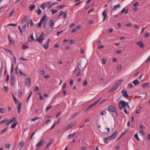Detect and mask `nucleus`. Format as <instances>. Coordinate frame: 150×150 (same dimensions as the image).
<instances>
[{
  "instance_id": "14",
  "label": "nucleus",
  "mask_w": 150,
  "mask_h": 150,
  "mask_svg": "<svg viewBox=\"0 0 150 150\" xmlns=\"http://www.w3.org/2000/svg\"><path fill=\"white\" fill-rule=\"evenodd\" d=\"M117 131H115L111 136V137L112 139H114L116 136L117 134Z\"/></svg>"
},
{
  "instance_id": "46",
  "label": "nucleus",
  "mask_w": 150,
  "mask_h": 150,
  "mask_svg": "<svg viewBox=\"0 0 150 150\" xmlns=\"http://www.w3.org/2000/svg\"><path fill=\"white\" fill-rule=\"evenodd\" d=\"M8 130V127H7L6 128H5L2 131H1V132L2 133H5V132L7 130Z\"/></svg>"
},
{
  "instance_id": "35",
  "label": "nucleus",
  "mask_w": 150,
  "mask_h": 150,
  "mask_svg": "<svg viewBox=\"0 0 150 150\" xmlns=\"http://www.w3.org/2000/svg\"><path fill=\"white\" fill-rule=\"evenodd\" d=\"M134 137H135V138L136 139H137L138 140V141L140 140V139L138 137V134L137 133H136L135 134V135H134Z\"/></svg>"
},
{
  "instance_id": "42",
  "label": "nucleus",
  "mask_w": 150,
  "mask_h": 150,
  "mask_svg": "<svg viewBox=\"0 0 150 150\" xmlns=\"http://www.w3.org/2000/svg\"><path fill=\"white\" fill-rule=\"evenodd\" d=\"M53 142V141L51 139L50 141V142H49L48 143V144H47V147H48Z\"/></svg>"
},
{
  "instance_id": "44",
  "label": "nucleus",
  "mask_w": 150,
  "mask_h": 150,
  "mask_svg": "<svg viewBox=\"0 0 150 150\" xmlns=\"http://www.w3.org/2000/svg\"><path fill=\"white\" fill-rule=\"evenodd\" d=\"M76 123H75L72 122L69 124V126H70L71 127H73L76 125Z\"/></svg>"
},
{
  "instance_id": "24",
  "label": "nucleus",
  "mask_w": 150,
  "mask_h": 150,
  "mask_svg": "<svg viewBox=\"0 0 150 150\" xmlns=\"http://www.w3.org/2000/svg\"><path fill=\"white\" fill-rule=\"evenodd\" d=\"M44 38H42L38 39H37V40L38 41L40 44H42V43L43 40L44 39Z\"/></svg>"
},
{
  "instance_id": "45",
  "label": "nucleus",
  "mask_w": 150,
  "mask_h": 150,
  "mask_svg": "<svg viewBox=\"0 0 150 150\" xmlns=\"http://www.w3.org/2000/svg\"><path fill=\"white\" fill-rule=\"evenodd\" d=\"M29 48V47L27 46L23 45L22 48L23 50H26V49Z\"/></svg>"
},
{
  "instance_id": "48",
  "label": "nucleus",
  "mask_w": 150,
  "mask_h": 150,
  "mask_svg": "<svg viewBox=\"0 0 150 150\" xmlns=\"http://www.w3.org/2000/svg\"><path fill=\"white\" fill-rule=\"evenodd\" d=\"M150 61V55L148 57V59L145 61L144 63H147Z\"/></svg>"
},
{
  "instance_id": "21",
  "label": "nucleus",
  "mask_w": 150,
  "mask_h": 150,
  "mask_svg": "<svg viewBox=\"0 0 150 150\" xmlns=\"http://www.w3.org/2000/svg\"><path fill=\"white\" fill-rule=\"evenodd\" d=\"M6 111V110L5 108H0V112L2 113H5Z\"/></svg>"
},
{
  "instance_id": "53",
  "label": "nucleus",
  "mask_w": 150,
  "mask_h": 150,
  "mask_svg": "<svg viewBox=\"0 0 150 150\" xmlns=\"http://www.w3.org/2000/svg\"><path fill=\"white\" fill-rule=\"evenodd\" d=\"M6 50L8 52H9L10 53V54H11L12 55H13V54L12 52L10 50L6 49Z\"/></svg>"
},
{
  "instance_id": "55",
  "label": "nucleus",
  "mask_w": 150,
  "mask_h": 150,
  "mask_svg": "<svg viewBox=\"0 0 150 150\" xmlns=\"http://www.w3.org/2000/svg\"><path fill=\"white\" fill-rule=\"evenodd\" d=\"M128 86L130 88H132L133 87V85H132V84L131 83H130L128 85Z\"/></svg>"
},
{
  "instance_id": "43",
  "label": "nucleus",
  "mask_w": 150,
  "mask_h": 150,
  "mask_svg": "<svg viewBox=\"0 0 150 150\" xmlns=\"http://www.w3.org/2000/svg\"><path fill=\"white\" fill-rule=\"evenodd\" d=\"M87 84V80H84V81L83 83V86H85Z\"/></svg>"
},
{
  "instance_id": "61",
  "label": "nucleus",
  "mask_w": 150,
  "mask_h": 150,
  "mask_svg": "<svg viewBox=\"0 0 150 150\" xmlns=\"http://www.w3.org/2000/svg\"><path fill=\"white\" fill-rule=\"evenodd\" d=\"M93 23V21L92 20H89L88 21V23L89 24L92 23Z\"/></svg>"
},
{
  "instance_id": "20",
  "label": "nucleus",
  "mask_w": 150,
  "mask_h": 150,
  "mask_svg": "<svg viewBox=\"0 0 150 150\" xmlns=\"http://www.w3.org/2000/svg\"><path fill=\"white\" fill-rule=\"evenodd\" d=\"M137 44L139 45L140 47L141 48H142L144 46V44L142 42H137Z\"/></svg>"
},
{
  "instance_id": "34",
  "label": "nucleus",
  "mask_w": 150,
  "mask_h": 150,
  "mask_svg": "<svg viewBox=\"0 0 150 150\" xmlns=\"http://www.w3.org/2000/svg\"><path fill=\"white\" fill-rule=\"evenodd\" d=\"M75 134V132H74L73 134H69L68 136V138H73Z\"/></svg>"
},
{
  "instance_id": "37",
  "label": "nucleus",
  "mask_w": 150,
  "mask_h": 150,
  "mask_svg": "<svg viewBox=\"0 0 150 150\" xmlns=\"http://www.w3.org/2000/svg\"><path fill=\"white\" fill-rule=\"evenodd\" d=\"M32 94V91H31L30 92V94H29V96H28V98H27V103L28 102V100H29V99L30 96H31Z\"/></svg>"
},
{
  "instance_id": "6",
  "label": "nucleus",
  "mask_w": 150,
  "mask_h": 150,
  "mask_svg": "<svg viewBox=\"0 0 150 150\" xmlns=\"http://www.w3.org/2000/svg\"><path fill=\"white\" fill-rule=\"evenodd\" d=\"M122 96L123 97L127 98L129 96L127 94V91L126 90H123L122 91Z\"/></svg>"
},
{
  "instance_id": "11",
  "label": "nucleus",
  "mask_w": 150,
  "mask_h": 150,
  "mask_svg": "<svg viewBox=\"0 0 150 150\" xmlns=\"http://www.w3.org/2000/svg\"><path fill=\"white\" fill-rule=\"evenodd\" d=\"M24 144V143L23 141V140L21 141L19 144V147L20 148V149H22V148L23 147V146Z\"/></svg>"
},
{
  "instance_id": "19",
  "label": "nucleus",
  "mask_w": 150,
  "mask_h": 150,
  "mask_svg": "<svg viewBox=\"0 0 150 150\" xmlns=\"http://www.w3.org/2000/svg\"><path fill=\"white\" fill-rule=\"evenodd\" d=\"M21 103H20L18 105V113H20L21 112Z\"/></svg>"
},
{
  "instance_id": "49",
  "label": "nucleus",
  "mask_w": 150,
  "mask_h": 150,
  "mask_svg": "<svg viewBox=\"0 0 150 150\" xmlns=\"http://www.w3.org/2000/svg\"><path fill=\"white\" fill-rule=\"evenodd\" d=\"M39 90V88L37 86H36L35 87V88L34 89V91L35 92H36L37 91H38Z\"/></svg>"
},
{
  "instance_id": "62",
  "label": "nucleus",
  "mask_w": 150,
  "mask_h": 150,
  "mask_svg": "<svg viewBox=\"0 0 150 150\" xmlns=\"http://www.w3.org/2000/svg\"><path fill=\"white\" fill-rule=\"evenodd\" d=\"M26 26V25H24L23 27V30L24 31H25V28Z\"/></svg>"
},
{
  "instance_id": "41",
  "label": "nucleus",
  "mask_w": 150,
  "mask_h": 150,
  "mask_svg": "<svg viewBox=\"0 0 150 150\" xmlns=\"http://www.w3.org/2000/svg\"><path fill=\"white\" fill-rule=\"evenodd\" d=\"M5 146L6 148L9 149L10 147V144H6L5 145Z\"/></svg>"
},
{
  "instance_id": "3",
  "label": "nucleus",
  "mask_w": 150,
  "mask_h": 150,
  "mask_svg": "<svg viewBox=\"0 0 150 150\" xmlns=\"http://www.w3.org/2000/svg\"><path fill=\"white\" fill-rule=\"evenodd\" d=\"M31 81V79L29 78H28L27 79H25V86L29 87L30 85V81Z\"/></svg>"
},
{
  "instance_id": "7",
  "label": "nucleus",
  "mask_w": 150,
  "mask_h": 150,
  "mask_svg": "<svg viewBox=\"0 0 150 150\" xmlns=\"http://www.w3.org/2000/svg\"><path fill=\"white\" fill-rule=\"evenodd\" d=\"M54 24V22L52 19H50L49 21V25L51 28H53Z\"/></svg>"
},
{
  "instance_id": "36",
  "label": "nucleus",
  "mask_w": 150,
  "mask_h": 150,
  "mask_svg": "<svg viewBox=\"0 0 150 150\" xmlns=\"http://www.w3.org/2000/svg\"><path fill=\"white\" fill-rule=\"evenodd\" d=\"M56 125V122L55 121H54V123L51 126V127L50 128V130H52L55 127V125Z\"/></svg>"
},
{
  "instance_id": "29",
  "label": "nucleus",
  "mask_w": 150,
  "mask_h": 150,
  "mask_svg": "<svg viewBox=\"0 0 150 150\" xmlns=\"http://www.w3.org/2000/svg\"><path fill=\"white\" fill-rule=\"evenodd\" d=\"M65 6V4H62L58 6L57 8V9H60L62 8H63Z\"/></svg>"
},
{
  "instance_id": "9",
  "label": "nucleus",
  "mask_w": 150,
  "mask_h": 150,
  "mask_svg": "<svg viewBox=\"0 0 150 150\" xmlns=\"http://www.w3.org/2000/svg\"><path fill=\"white\" fill-rule=\"evenodd\" d=\"M64 13V15L63 16V18H66L67 17V13L66 12H64V11H61L60 12L58 16V17H59L61 15H63V14Z\"/></svg>"
},
{
  "instance_id": "10",
  "label": "nucleus",
  "mask_w": 150,
  "mask_h": 150,
  "mask_svg": "<svg viewBox=\"0 0 150 150\" xmlns=\"http://www.w3.org/2000/svg\"><path fill=\"white\" fill-rule=\"evenodd\" d=\"M102 14L103 16V21H104L106 19L107 15H106V11L105 10H104L102 13Z\"/></svg>"
},
{
  "instance_id": "59",
  "label": "nucleus",
  "mask_w": 150,
  "mask_h": 150,
  "mask_svg": "<svg viewBox=\"0 0 150 150\" xmlns=\"http://www.w3.org/2000/svg\"><path fill=\"white\" fill-rule=\"evenodd\" d=\"M91 108V107L89 105L88 106V107L86 109L84 110V112H86V111H87L88 110H89Z\"/></svg>"
},
{
  "instance_id": "16",
  "label": "nucleus",
  "mask_w": 150,
  "mask_h": 150,
  "mask_svg": "<svg viewBox=\"0 0 150 150\" xmlns=\"http://www.w3.org/2000/svg\"><path fill=\"white\" fill-rule=\"evenodd\" d=\"M18 123V122L17 121H16L15 122V123H13L12 124L11 126V128H14L16 127V125H17Z\"/></svg>"
},
{
  "instance_id": "31",
  "label": "nucleus",
  "mask_w": 150,
  "mask_h": 150,
  "mask_svg": "<svg viewBox=\"0 0 150 150\" xmlns=\"http://www.w3.org/2000/svg\"><path fill=\"white\" fill-rule=\"evenodd\" d=\"M48 46L49 44L46 43L43 45V46L45 49H47L48 48Z\"/></svg>"
},
{
  "instance_id": "27",
  "label": "nucleus",
  "mask_w": 150,
  "mask_h": 150,
  "mask_svg": "<svg viewBox=\"0 0 150 150\" xmlns=\"http://www.w3.org/2000/svg\"><path fill=\"white\" fill-rule=\"evenodd\" d=\"M13 100L16 103H19V101L17 100L16 98L13 95Z\"/></svg>"
},
{
  "instance_id": "15",
  "label": "nucleus",
  "mask_w": 150,
  "mask_h": 150,
  "mask_svg": "<svg viewBox=\"0 0 150 150\" xmlns=\"http://www.w3.org/2000/svg\"><path fill=\"white\" fill-rule=\"evenodd\" d=\"M35 4L30 5L29 7L30 8V10L31 11L33 10L35 8Z\"/></svg>"
},
{
  "instance_id": "17",
  "label": "nucleus",
  "mask_w": 150,
  "mask_h": 150,
  "mask_svg": "<svg viewBox=\"0 0 150 150\" xmlns=\"http://www.w3.org/2000/svg\"><path fill=\"white\" fill-rule=\"evenodd\" d=\"M149 82L144 83L142 85V87L143 88H147L149 87Z\"/></svg>"
},
{
  "instance_id": "23",
  "label": "nucleus",
  "mask_w": 150,
  "mask_h": 150,
  "mask_svg": "<svg viewBox=\"0 0 150 150\" xmlns=\"http://www.w3.org/2000/svg\"><path fill=\"white\" fill-rule=\"evenodd\" d=\"M120 6L119 4L115 5L114 6L113 8V10L115 11L117 9V8H120Z\"/></svg>"
},
{
  "instance_id": "40",
  "label": "nucleus",
  "mask_w": 150,
  "mask_h": 150,
  "mask_svg": "<svg viewBox=\"0 0 150 150\" xmlns=\"http://www.w3.org/2000/svg\"><path fill=\"white\" fill-rule=\"evenodd\" d=\"M19 73H20V75L21 76L23 75V76H26L25 74L22 72V71H21V70H20L19 71Z\"/></svg>"
},
{
  "instance_id": "63",
  "label": "nucleus",
  "mask_w": 150,
  "mask_h": 150,
  "mask_svg": "<svg viewBox=\"0 0 150 150\" xmlns=\"http://www.w3.org/2000/svg\"><path fill=\"white\" fill-rule=\"evenodd\" d=\"M20 59H21L23 61H27V59L24 58L23 57H21Z\"/></svg>"
},
{
  "instance_id": "33",
  "label": "nucleus",
  "mask_w": 150,
  "mask_h": 150,
  "mask_svg": "<svg viewBox=\"0 0 150 150\" xmlns=\"http://www.w3.org/2000/svg\"><path fill=\"white\" fill-rule=\"evenodd\" d=\"M106 114V111L105 110L102 111L100 113V115H105Z\"/></svg>"
},
{
  "instance_id": "38",
  "label": "nucleus",
  "mask_w": 150,
  "mask_h": 150,
  "mask_svg": "<svg viewBox=\"0 0 150 150\" xmlns=\"http://www.w3.org/2000/svg\"><path fill=\"white\" fill-rule=\"evenodd\" d=\"M41 12H42L41 10H40V8H39L38 9V11L37 12V13L38 15V16L40 15L41 14Z\"/></svg>"
},
{
  "instance_id": "8",
  "label": "nucleus",
  "mask_w": 150,
  "mask_h": 150,
  "mask_svg": "<svg viewBox=\"0 0 150 150\" xmlns=\"http://www.w3.org/2000/svg\"><path fill=\"white\" fill-rule=\"evenodd\" d=\"M11 78V84L12 86H13L14 84L15 77L12 74Z\"/></svg>"
},
{
  "instance_id": "12",
  "label": "nucleus",
  "mask_w": 150,
  "mask_h": 150,
  "mask_svg": "<svg viewBox=\"0 0 150 150\" xmlns=\"http://www.w3.org/2000/svg\"><path fill=\"white\" fill-rule=\"evenodd\" d=\"M132 83L134 84L135 86H137L139 85V81L137 79H135L133 81Z\"/></svg>"
},
{
  "instance_id": "50",
  "label": "nucleus",
  "mask_w": 150,
  "mask_h": 150,
  "mask_svg": "<svg viewBox=\"0 0 150 150\" xmlns=\"http://www.w3.org/2000/svg\"><path fill=\"white\" fill-rule=\"evenodd\" d=\"M13 71V64H11V73H12Z\"/></svg>"
},
{
  "instance_id": "54",
  "label": "nucleus",
  "mask_w": 150,
  "mask_h": 150,
  "mask_svg": "<svg viewBox=\"0 0 150 150\" xmlns=\"http://www.w3.org/2000/svg\"><path fill=\"white\" fill-rule=\"evenodd\" d=\"M8 25H10V26H17V25L14 24V23H12V24H8Z\"/></svg>"
},
{
  "instance_id": "32",
  "label": "nucleus",
  "mask_w": 150,
  "mask_h": 150,
  "mask_svg": "<svg viewBox=\"0 0 150 150\" xmlns=\"http://www.w3.org/2000/svg\"><path fill=\"white\" fill-rule=\"evenodd\" d=\"M13 122V120H11V119L9 120L8 122L5 125L7 126L8 125Z\"/></svg>"
},
{
  "instance_id": "25",
  "label": "nucleus",
  "mask_w": 150,
  "mask_h": 150,
  "mask_svg": "<svg viewBox=\"0 0 150 150\" xmlns=\"http://www.w3.org/2000/svg\"><path fill=\"white\" fill-rule=\"evenodd\" d=\"M7 121L8 119L7 118H5L4 120L0 121V125L3 124L6 121Z\"/></svg>"
},
{
  "instance_id": "39",
  "label": "nucleus",
  "mask_w": 150,
  "mask_h": 150,
  "mask_svg": "<svg viewBox=\"0 0 150 150\" xmlns=\"http://www.w3.org/2000/svg\"><path fill=\"white\" fill-rule=\"evenodd\" d=\"M58 11L57 10H56L55 9H52L51 10V11L52 13V14L56 13V12H57Z\"/></svg>"
},
{
  "instance_id": "2",
  "label": "nucleus",
  "mask_w": 150,
  "mask_h": 150,
  "mask_svg": "<svg viewBox=\"0 0 150 150\" xmlns=\"http://www.w3.org/2000/svg\"><path fill=\"white\" fill-rule=\"evenodd\" d=\"M128 103H126L125 101L120 100L118 104L119 106V109L121 110L126 107Z\"/></svg>"
},
{
  "instance_id": "22",
  "label": "nucleus",
  "mask_w": 150,
  "mask_h": 150,
  "mask_svg": "<svg viewBox=\"0 0 150 150\" xmlns=\"http://www.w3.org/2000/svg\"><path fill=\"white\" fill-rule=\"evenodd\" d=\"M27 22L31 26H32L33 25V23L31 19L28 20Z\"/></svg>"
},
{
  "instance_id": "60",
  "label": "nucleus",
  "mask_w": 150,
  "mask_h": 150,
  "mask_svg": "<svg viewBox=\"0 0 150 150\" xmlns=\"http://www.w3.org/2000/svg\"><path fill=\"white\" fill-rule=\"evenodd\" d=\"M18 28L20 31L21 33L22 34L23 32H22V31L21 29V27H20V25H19L18 26Z\"/></svg>"
},
{
  "instance_id": "51",
  "label": "nucleus",
  "mask_w": 150,
  "mask_h": 150,
  "mask_svg": "<svg viewBox=\"0 0 150 150\" xmlns=\"http://www.w3.org/2000/svg\"><path fill=\"white\" fill-rule=\"evenodd\" d=\"M52 107V106H50L47 107L46 108V111H47L49 110V109H51Z\"/></svg>"
},
{
  "instance_id": "30",
  "label": "nucleus",
  "mask_w": 150,
  "mask_h": 150,
  "mask_svg": "<svg viewBox=\"0 0 150 150\" xmlns=\"http://www.w3.org/2000/svg\"><path fill=\"white\" fill-rule=\"evenodd\" d=\"M46 4V3L45 4L44 3H43L41 4V7L42 9H45L47 7V5H46V6L45 5V4Z\"/></svg>"
},
{
  "instance_id": "4",
  "label": "nucleus",
  "mask_w": 150,
  "mask_h": 150,
  "mask_svg": "<svg viewBox=\"0 0 150 150\" xmlns=\"http://www.w3.org/2000/svg\"><path fill=\"white\" fill-rule=\"evenodd\" d=\"M45 142L43 141V139L41 140L39 142H38L36 145V146L38 148L41 147L43 145L45 144Z\"/></svg>"
},
{
  "instance_id": "57",
  "label": "nucleus",
  "mask_w": 150,
  "mask_h": 150,
  "mask_svg": "<svg viewBox=\"0 0 150 150\" xmlns=\"http://www.w3.org/2000/svg\"><path fill=\"white\" fill-rule=\"evenodd\" d=\"M63 31H64L63 30H62V31H60L57 32V35H59L60 34H61V33H62L63 32Z\"/></svg>"
},
{
  "instance_id": "13",
  "label": "nucleus",
  "mask_w": 150,
  "mask_h": 150,
  "mask_svg": "<svg viewBox=\"0 0 150 150\" xmlns=\"http://www.w3.org/2000/svg\"><path fill=\"white\" fill-rule=\"evenodd\" d=\"M28 18V16L27 15L25 16L24 17L23 19H22L21 22V23H23L26 21Z\"/></svg>"
},
{
  "instance_id": "52",
  "label": "nucleus",
  "mask_w": 150,
  "mask_h": 150,
  "mask_svg": "<svg viewBox=\"0 0 150 150\" xmlns=\"http://www.w3.org/2000/svg\"><path fill=\"white\" fill-rule=\"evenodd\" d=\"M132 25V23H126L125 25L127 27H130Z\"/></svg>"
},
{
  "instance_id": "5",
  "label": "nucleus",
  "mask_w": 150,
  "mask_h": 150,
  "mask_svg": "<svg viewBox=\"0 0 150 150\" xmlns=\"http://www.w3.org/2000/svg\"><path fill=\"white\" fill-rule=\"evenodd\" d=\"M118 87V86L117 84L115 83V84L112 86V88L110 89L109 92H111L115 91L117 89Z\"/></svg>"
},
{
  "instance_id": "1",
  "label": "nucleus",
  "mask_w": 150,
  "mask_h": 150,
  "mask_svg": "<svg viewBox=\"0 0 150 150\" xmlns=\"http://www.w3.org/2000/svg\"><path fill=\"white\" fill-rule=\"evenodd\" d=\"M107 110L109 112H114L116 114H117V111L116 108L112 105H110L108 106Z\"/></svg>"
},
{
  "instance_id": "47",
  "label": "nucleus",
  "mask_w": 150,
  "mask_h": 150,
  "mask_svg": "<svg viewBox=\"0 0 150 150\" xmlns=\"http://www.w3.org/2000/svg\"><path fill=\"white\" fill-rule=\"evenodd\" d=\"M75 43V41L73 40H70L69 43L70 44H74Z\"/></svg>"
},
{
  "instance_id": "26",
  "label": "nucleus",
  "mask_w": 150,
  "mask_h": 150,
  "mask_svg": "<svg viewBox=\"0 0 150 150\" xmlns=\"http://www.w3.org/2000/svg\"><path fill=\"white\" fill-rule=\"evenodd\" d=\"M42 23L40 21L39 22L37 25L36 26L38 28H41L42 25Z\"/></svg>"
},
{
  "instance_id": "18",
  "label": "nucleus",
  "mask_w": 150,
  "mask_h": 150,
  "mask_svg": "<svg viewBox=\"0 0 150 150\" xmlns=\"http://www.w3.org/2000/svg\"><path fill=\"white\" fill-rule=\"evenodd\" d=\"M47 15L45 14L44 16L42 17V18L40 19V21L42 22H43L44 21L45 19L47 18Z\"/></svg>"
},
{
  "instance_id": "28",
  "label": "nucleus",
  "mask_w": 150,
  "mask_h": 150,
  "mask_svg": "<svg viewBox=\"0 0 150 150\" xmlns=\"http://www.w3.org/2000/svg\"><path fill=\"white\" fill-rule=\"evenodd\" d=\"M123 81L122 80H119V81H118L117 82H116L115 83L117 84L118 86H119V85H120L121 84V83Z\"/></svg>"
},
{
  "instance_id": "58",
  "label": "nucleus",
  "mask_w": 150,
  "mask_h": 150,
  "mask_svg": "<svg viewBox=\"0 0 150 150\" xmlns=\"http://www.w3.org/2000/svg\"><path fill=\"white\" fill-rule=\"evenodd\" d=\"M66 83H64L63 85V87H62V88H63V89L65 88L66 87Z\"/></svg>"
},
{
  "instance_id": "56",
  "label": "nucleus",
  "mask_w": 150,
  "mask_h": 150,
  "mask_svg": "<svg viewBox=\"0 0 150 150\" xmlns=\"http://www.w3.org/2000/svg\"><path fill=\"white\" fill-rule=\"evenodd\" d=\"M102 62L103 64H105L106 62V59H102Z\"/></svg>"
},
{
  "instance_id": "64",
  "label": "nucleus",
  "mask_w": 150,
  "mask_h": 150,
  "mask_svg": "<svg viewBox=\"0 0 150 150\" xmlns=\"http://www.w3.org/2000/svg\"><path fill=\"white\" fill-rule=\"evenodd\" d=\"M149 33H147L145 35V37L146 38L149 37Z\"/></svg>"
}]
</instances>
